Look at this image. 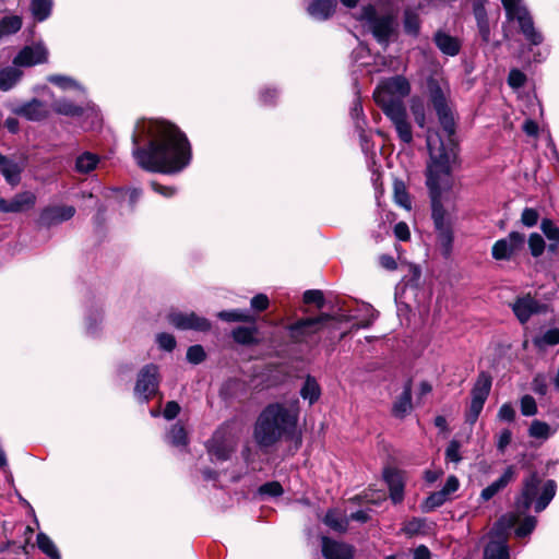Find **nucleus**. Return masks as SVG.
Masks as SVG:
<instances>
[{"instance_id":"obj_17","label":"nucleus","mask_w":559,"mask_h":559,"mask_svg":"<svg viewBox=\"0 0 559 559\" xmlns=\"http://www.w3.org/2000/svg\"><path fill=\"white\" fill-rule=\"evenodd\" d=\"M12 111L29 121H39L49 115L48 106L37 98L13 107Z\"/></svg>"},{"instance_id":"obj_22","label":"nucleus","mask_w":559,"mask_h":559,"mask_svg":"<svg viewBox=\"0 0 559 559\" xmlns=\"http://www.w3.org/2000/svg\"><path fill=\"white\" fill-rule=\"evenodd\" d=\"M35 195L29 191L16 194L11 200L0 199V211L4 213H19L32 207Z\"/></svg>"},{"instance_id":"obj_24","label":"nucleus","mask_w":559,"mask_h":559,"mask_svg":"<svg viewBox=\"0 0 559 559\" xmlns=\"http://www.w3.org/2000/svg\"><path fill=\"white\" fill-rule=\"evenodd\" d=\"M515 478V469L513 466H509L506 468L503 474L489 486L484 488L480 492V498L484 501L490 500L495 497L499 491L506 488L513 479Z\"/></svg>"},{"instance_id":"obj_39","label":"nucleus","mask_w":559,"mask_h":559,"mask_svg":"<svg viewBox=\"0 0 559 559\" xmlns=\"http://www.w3.org/2000/svg\"><path fill=\"white\" fill-rule=\"evenodd\" d=\"M554 432L555 430L547 423L540 420H533L528 429L532 438L544 440L548 439Z\"/></svg>"},{"instance_id":"obj_6","label":"nucleus","mask_w":559,"mask_h":559,"mask_svg":"<svg viewBox=\"0 0 559 559\" xmlns=\"http://www.w3.org/2000/svg\"><path fill=\"white\" fill-rule=\"evenodd\" d=\"M509 21H516L525 39L532 45H540L544 37L534 26L532 16L523 3V0H501Z\"/></svg>"},{"instance_id":"obj_59","label":"nucleus","mask_w":559,"mask_h":559,"mask_svg":"<svg viewBox=\"0 0 559 559\" xmlns=\"http://www.w3.org/2000/svg\"><path fill=\"white\" fill-rule=\"evenodd\" d=\"M269 298L264 294H258L255 295L251 301V308L255 311H263L269 307Z\"/></svg>"},{"instance_id":"obj_9","label":"nucleus","mask_w":559,"mask_h":559,"mask_svg":"<svg viewBox=\"0 0 559 559\" xmlns=\"http://www.w3.org/2000/svg\"><path fill=\"white\" fill-rule=\"evenodd\" d=\"M492 384L491 376L486 372H479L474 386L472 389L471 405L466 412L465 419L468 424L474 425L483 411L484 404L489 396Z\"/></svg>"},{"instance_id":"obj_41","label":"nucleus","mask_w":559,"mask_h":559,"mask_svg":"<svg viewBox=\"0 0 559 559\" xmlns=\"http://www.w3.org/2000/svg\"><path fill=\"white\" fill-rule=\"evenodd\" d=\"M167 441L175 447L187 444V433L182 425L175 424L167 433Z\"/></svg>"},{"instance_id":"obj_57","label":"nucleus","mask_w":559,"mask_h":559,"mask_svg":"<svg viewBox=\"0 0 559 559\" xmlns=\"http://www.w3.org/2000/svg\"><path fill=\"white\" fill-rule=\"evenodd\" d=\"M521 221L525 226L533 227L534 225L537 224L538 221L537 211L531 207L524 209L521 215Z\"/></svg>"},{"instance_id":"obj_33","label":"nucleus","mask_w":559,"mask_h":559,"mask_svg":"<svg viewBox=\"0 0 559 559\" xmlns=\"http://www.w3.org/2000/svg\"><path fill=\"white\" fill-rule=\"evenodd\" d=\"M52 5V0H32L31 12L33 17L38 22H44L50 16Z\"/></svg>"},{"instance_id":"obj_46","label":"nucleus","mask_w":559,"mask_h":559,"mask_svg":"<svg viewBox=\"0 0 559 559\" xmlns=\"http://www.w3.org/2000/svg\"><path fill=\"white\" fill-rule=\"evenodd\" d=\"M536 523L537 521L534 516H526L515 528V536L519 538L526 537L534 531Z\"/></svg>"},{"instance_id":"obj_48","label":"nucleus","mask_w":559,"mask_h":559,"mask_svg":"<svg viewBox=\"0 0 559 559\" xmlns=\"http://www.w3.org/2000/svg\"><path fill=\"white\" fill-rule=\"evenodd\" d=\"M528 247L534 257H539L545 249V241L539 234H532L528 238Z\"/></svg>"},{"instance_id":"obj_54","label":"nucleus","mask_w":559,"mask_h":559,"mask_svg":"<svg viewBox=\"0 0 559 559\" xmlns=\"http://www.w3.org/2000/svg\"><path fill=\"white\" fill-rule=\"evenodd\" d=\"M259 492L261 495L277 497L283 493V488L280 483L272 481V483H266V484L262 485L259 489Z\"/></svg>"},{"instance_id":"obj_49","label":"nucleus","mask_w":559,"mask_h":559,"mask_svg":"<svg viewBox=\"0 0 559 559\" xmlns=\"http://www.w3.org/2000/svg\"><path fill=\"white\" fill-rule=\"evenodd\" d=\"M205 358V352L201 345L190 346L187 350V359L191 364H200Z\"/></svg>"},{"instance_id":"obj_20","label":"nucleus","mask_w":559,"mask_h":559,"mask_svg":"<svg viewBox=\"0 0 559 559\" xmlns=\"http://www.w3.org/2000/svg\"><path fill=\"white\" fill-rule=\"evenodd\" d=\"M76 103L68 98H60L53 103L52 108L59 115L79 117L83 115L86 109H90L91 106L87 102L86 95L83 97L76 94Z\"/></svg>"},{"instance_id":"obj_7","label":"nucleus","mask_w":559,"mask_h":559,"mask_svg":"<svg viewBox=\"0 0 559 559\" xmlns=\"http://www.w3.org/2000/svg\"><path fill=\"white\" fill-rule=\"evenodd\" d=\"M395 19L393 13L379 15L372 5L364 7L357 16L371 31L377 41L385 47L394 31Z\"/></svg>"},{"instance_id":"obj_31","label":"nucleus","mask_w":559,"mask_h":559,"mask_svg":"<svg viewBox=\"0 0 559 559\" xmlns=\"http://www.w3.org/2000/svg\"><path fill=\"white\" fill-rule=\"evenodd\" d=\"M412 409V389L411 384L407 383L404 386L403 392L393 404V414L395 417L403 418Z\"/></svg>"},{"instance_id":"obj_14","label":"nucleus","mask_w":559,"mask_h":559,"mask_svg":"<svg viewBox=\"0 0 559 559\" xmlns=\"http://www.w3.org/2000/svg\"><path fill=\"white\" fill-rule=\"evenodd\" d=\"M48 60V50L44 44L37 43L25 46L14 57L13 64L19 67H33L45 63Z\"/></svg>"},{"instance_id":"obj_23","label":"nucleus","mask_w":559,"mask_h":559,"mask_svg":"<svg viewBox=\"0 0 559 559\" xmlns=\"http://www.w3.org/2000/svg\"><path fill=\"white\" fill-rule=\"evenodd\" d=\"M102 157L91 151H82L74 158L73 170L79 175H90L97 169Z\"/></svg>"},{"instance_id":"obj_50","label":"nucleus","mask_w":559,"mask_h":559,"mask_svg":"<svg viewBox=\"0 0 559 559\" xmlns=\"http://www.w3.org/2000/svg\"><path fill=\"white\" fill-rule=\"evenodd\" d=\"M460 442L456 440L450 441L445 450V460L453 463H459L462 460L460 454Z\"/></svg>"},{"instance_id":"obj_52","label":"nucleus","mask_w":559,"mask_h":559,"mask_svg":"<svg viewBox=\"0 0 559 559\" xmlns=\"http://www.w3.org/2000/svg\"><path fill=\"white\" fill-rule=\"evenodd\" d=\"M304 301L306 304H316L318 308H322L324 304L323 294L318 289L306 290L304 294Z\"/></svg>"},{"instance_id":"obj_29","label":"nucleus","mask_w":559,"mask_h":559,"mask_svg":"<svg viewBox=\"0 0 559 559\" xmlns=\"http://www.w3.org/2000/svg\"><path fill=\"white\" fill-rule=\"evenodd\" d=\"M336 8L335 0H314L309 7V14L316 20H326L330 17Z\"/></svg>"},{"instance_id":"obj_35","label":"nucleus","mask_w":559,"mask_h":559,"mask_svg":"<svg viewBox=\"0 0 559 559\" xmlns=\"http://www.w3.org/2000/svg\"><path fill=\"white\" fill-rule=\"evenodd\" d=\"M36 543L38 548L50 559H60V552L52 539L45 533H38Z\"/></svg>"},{"instance_id":"obj_19","label":"nucleus","mask_w":559,"mask_h":559,"mask_svg":"<svg viewBox=\"0 0 559 559\" xmlns=\"http://www.w3.org/2000/svg\"><path fill=\"white\" fill-rule=\"evenodd\" d=\"M511 308L521 323L527 322L533 314L542 311L540 304L531 295L518 297L514 302L511 304Z\"/></svg>"},{"instance_id":"obj_15","label":"nucleus","mask_w":559,"mask_h":559,"mask_svg":"<svg viewBox=\"0 0 559 559\" xmlns=\"http://www.w3.org/2000/svg\"><path fill=\"white\" fill-rule=\"evenodd\" d=\"M75 214V209L71 205H56L43 210L39 215L38 224L41 227L49 228L66 221L71 219Z\"/></svg>"},{"instance_id":"obj_18","label":"nucleus","mask_w":559,"mask_h":559,"mask_svg":"<svg viewBox=\"0 0 559 559\" xmlns=\"http://www.w3.org/2000/svg\"><path fill=\"white\" fill-rule=\"evenodd\" d=\"M395 128L400 140L406 144L413 142L412 124L408 121L406 108L391 109L390 112L384 114Z\"/></svg>"},{"instance_id":"obj_43","label":"nucleus","mask_w":559,"mask_h":559,"mask_svg":"<svg viewBox=\"0 0 559 559\" xmlns=\"http://www.w3.org/2000/svg\"><path fill=\"white\" fill-rule=\"evenodd\" d=\"M404 28L407 34L417 36L420 29L418 14L412 10H406L404 13Z\"/></svg>"},{"instance_id":"obj_42","label":"nucleus","mask_w":559,"mask_h":559,"mask_svg":"<svg viewBox=\"0 0 559 559\" xmlns=\"http://www.w3.org/2000/svg\"><path fill=\"white\" fill-rule=\"evenodd\" d=\"M323 522L334 531L344 532L347 527V521L343 519V516L334 510L328 511L325 514Z\"/></svg>"},{"instance_id":"obj_58","label":"nucleus","mask_w":559,"mask_h":559,"mask_svg":"<svg viewBox=\"0 0 559 559\" xmlns=\"http://www.w3.org/2000/svg\"><path fill=\"white\" fill-rule=\"evenodd\" d=\"M498 418L502 421H512L515 418V411L510 403L501 405L498 412Z\"/></svg>"},{"instance_id":"obj_5","label":"nucleus","mask_w":559,"mask_h":559,"mask_svg":"<svg viewBox=\"0 0 559 559\" xmlns=\"http://www.w3.org/2000/svg\"><path fill=\"white\" fill-rule=\"evenodd\" d=\"M411 93L409 82L402 75L381 81L373 92V98L383 114L392 109L406 108L404 98Z\"/></svg>"},{"instance_id":"obj_4","label":"nucleus","mask_w":559,"mask_h":559,"mask_svg":"<svg viewBox=\"0 0 559 559\" xmlns=\"http://www.w3.org/2000/svg\"><path fill=\"white\" fill-rule=\"evenodd\" d=\"M540 479L532 474L524 480L521 496L516 500V509L519 512H526L533 502L536 512H542L550 503L556 493V483L547 480L540 487Z\"/></svg>"},{"instance_id":"obj_16","label":"nucleus","mask_w":559,"mask_h":559,"mask_svg":"<svg viewBox=\"0 0 559 559\" xmlns=\"http://www.w3.org/2000/svg\"><path fill=\"white\" fill-rule=\"evenodd\" d=\"M328 320H330V317L325 314L301 320L290 326V336L297 342H302L310 335L319 332Z\"/></svg>"},{"instance_id":"obj_34","label":"nucleus","mask_w":559,"mask_h":559,"mask_svg":"<svg viewBox=\"0 0 559 559\" xmlns=\"http://www.w3.org/2000/svg\"><path fill=\"white\" fill-rule=\"evenodd\" d=\"M22 19L19 15H5L0 20V40L17 33L22 27Z\"/></svg>"},{"instance_id":"obj_40","label":"nucleus","mask_w":559,"mask_h":559,"mask_svg":"<svg viewBox=\"0 0 559 559\" xmlns=\"http://www.w3.org/2000/svg\"><path fill=\"white\" fill-rule=\"evenodd\" d=\"M411 111L418 127L425 128L426 126V107L425 103L419 97H413L411 100Z\"/></svg>"},{"instance_id":"obj_27","label":"nucleus","mask_w":559,"mask_h":559,"mask_svg":"<svg viewBox=\"0 0 559 559\" xmlns=\"http://www.w3.org/2000/svg\"><path fill=\"white\" fill-rule=\"evenodd\" d=\"M25 168V162L23 159L15 160L8 158L4 160L0 173L4 177L8 183L16 186L21 181V174Z\"/></svg>"},{"instance_id":"obj_36","label":"nucleus","mask_w":559,"mask_h":559,"mask_svg":"<svg viewBox=\"0 0 559 559\" xmlns=\"http://www.w3.org/2000/svg\"><path fill=\"white\" fill-rule=\"evenodd\" d=\"M257 332L255 326H238L233 331V338L239 344L250 345L257 342Z\"/></svg>"},{"instance_id":"obj_8","label":"nucleus","mask_w":559,"mask_h":559,"mask_svg":"<svg viewBox=\"0 0 559 559\" xmlns=\"http://www.w3.org/2000/svg\"><path fill=\"white\" fill-rule=\"evenodd\" d=\"M518 516L507 514L499 519L490 535L491 540L485 548L484 559H509V547L506 539V532L514 526Z\"/></svg>"},{"instance_id":"obj_60","label":"nucleus","mask_w":559,"mask_h":559,"mask_svg":"<svg viewBox=\"0 0 559 559\" xmlns=\"http://www.w3.org/2000/svg\"><path fill=\"white\" fill-rule=\"evenodd\" d=\"M180 412V406L177 402L175 401H170L166 404L164 411H163V416L167 419V420H171L174 418H176L178 416Z\"/></svg>"},{"instance_id":"obj_32","label":"nucleus","mask_w":559,"mask_h":559,"mask_svg":"<svg viewBox=\"0 0 559 559\" xmlns=\"http://www.w3.org/2000/svg\"><path fill=\"white\" fill-rule=\"evenodd\" d=\"M299 393L305 401H308L309 405H312L320 399L321 388L316 378L307 376Z\"/></svg>"},{"instance_id":"obj_64","label":"nucleus","mask_w":559,"mask_h":559,"mask_svg":"<svg viewBox=\"0 0 559 559\" xmlns=\"http://www.w3.org/2000/svg\"><path fill=\"white\" fill-rule=\"evenodd\" d=\"M394 235L399 240L405 241L409 238V228L406 223L400 222L394 226Z\"/></svg>"},{"instance_id":"obj_56","label":"nucleus","mask_w":559,"mask_h":559,"mask_svg":"<svg viewBox=\"0 0 559 559\" xmlns=\"http://www.w3.org/2000/svg\"><path fill=\"white\" fill-rule=\"evenodd\" d=\"M525 75L518 69H513L510 71L508 76V83L513 88H519L525 83Z\"/></svg>"},{"instance_id":"obj_2","label":"nucleus","mask_w":559,"mask_h":559,"mask_svg":"<svg viewBox=\"0 0 559 559\" xmlns=\"http://www.w3.org/2000/svg\"><path fill=\"white\" fill-rule=\"evenodd\" d=\"M132 144L135 163L151 173L177 174L191 162V147L187 136L167 121H138Z\"/></svg>"},{"instance_id":"obj_25","label":"nucleus","mask_w":559,"mask_h":559,"mask_svg":"<svg viewBox=\"0 0 559 559\" xmlns=\"http://www.w3.org/2000/svg\"><path fill=\"white\" fill-rule=\"evenodd\" d=\"M433 41L438 49L447 56L454 57L460 52L461 43L459 38L443 32L438 31L433 36Z\"/></svg>"},{"instance_id":"obj_1","label":"nucleus","mask_w":559,"mask_h":559,"mask_svg":"<svg viewBox=\"0 0 559 559\" xmlns=\"http://www.w3.org/2000/svg\"><path fill=\"white\" fill-rule=\"evenodd\" d=\"M428 96L439 123L447 135L442 139L439 132H427L429 162L426 169V185L429 190L432 219L438 242L445 255L450 254L453 242L452 218L444 210V203L453 201L452 164L456 158L455 116L451 102V90L448 82L436 79L428 81Z\"/></svg>"},{"instance_id":"obj_44","label":"nucleus","mask_w":559,"mask_h":559,"mask_svg":"<svg viewBox=\"0 0 559 559\" xmlns=\"http://www.w3.org/2000/svg\"><path fill=\"white\" fill-rule=\"evenodd\" d=\"M394 199L400 206L411 210V199L402 181L394 182Z\"/></svg>"},{"instance_id":"obj_63","label":"nucleus","mask_w":559,"mask_h":559,"mask_svg":"<svg viewBox=\"0 0 559 559\" xmlns=\"http://www.w3.org/2000/svg\"><path fill=\"white\" fill-rule=\"evenodd\" d=\"M102 322V314L99 312L91 314L86 320V329L91 334H95L98 330V325Z\"/></svg>"},{"instance_id":"obj_38","label":"nucleus","mask_w":559,"mask_h":559,"mask_svg":"<svg viewBox=\"0 0 559 559\" xmlns=\"http://www.w3.org/2000/svg\"><path fill=\"white\" fill-rule=\"evenodd\" d=\"M533 342L534 345L540 349L547 346L557 345L559 344V329H549L540 336L535 337Z\"/></svg>"},{"instance_id":"obj_3","label":"nucleus","mask_w":559,"mask_h":559,"mask_svg":"<svg viewBox=\"0 0 559 559\" xmlns=\"http://www.w3.org/2000/svg\"><path fill=\"white\" fill-rule=\"evenodd\" d=\"M299 401L267 405L259 415L254 426V440L262 448L274 445L282 439L301 441L298 429Z\"/></svg>"},{"instance_id":"obj_13","label":"nucleus","mask_w":559,"mask_h":559,"mask_svg":"<svg viewBox=\"0 0 559 559\" xmlns=\"http://www.w3.org/2000/svg\"><path fill=\"white\" fill-rule=\"evenodd\" d=\"M525 242L524 235L512 231L506 238L499 239L492 246L491 254L496 260H509L520 250Z\"/></svg>"},{"instance_id":"obj_10","label":"nucleus","mask_w":559,"mask_h":559,"mask_svg":"<svg viewBox=\"0 0 559 559\" xmlns=\"http://www.w3.org/2000/svg\"><path fill=\"white\" fill-rule=\"evenodd\" d=\"M158 368L150 364L144 366L139 374L134 386V396L140 402H147L158 390Z\"/></svg>"},{"instance_id":"obj_53","label":"nucleus","mask_w":559,"mask_h":559,"mask_svg":"<svg viewBox=\"0 0 559 559\" xmlns=\"http://www.w3.org/2000/svg\"><path fill=\"white\" fill-rule=\"evenodd\" d=\"M158 346L165 350H173L176 346V340L174 335L169 333H160L156 336Z\"/></svg>"},{"instance_id":"obj_62","label":"nucleus","mask_w":559,"mask_h":559,"mask_svg":"<svg viewBox=\"0 0 559 559\" xmlns=\"http://www.w3.org/2000/svg\"><path fill=\"white\" fill-rule=\"evenodd\" d=\"M512 439V433L509 429H503L498 437L497 448L499 451L503 452L506 448L510 444Z\"/></svg>"},{"instance_id":"obj_12","label":"nucleus","mask_w":559,"mask_h":559,"mask_svg":"<svg viewBox=\"0 0 559 559\" xmlns=\"http://www.w3.org/2000/svg\"><path fill=\"white\" fill-rule=\"evenodd\" d=\"M235 441L226 430L218 429L207 442V451L213 462L227 461L235 451Z\"/></svg>"},{"instance_id":"obj_47","label":"nucleus","mask_w":559,"mask_h":559,"mask_svg":"<svg viewBox=\"0 0 559 559\" xmlns=\"http://www.w3.org/2000/svg\"><path fill=\"white\" fill-rule=\"evenodd\" d=\"M540 229L549 240L555 242L559 240V227H557L551 219H543Z\"/></svg>"},{"instance_id":"obj_45","label":"nucleus","mask_w":559,"mask_h":559,"mask_svg":"<svg viewBox=\"0 0 559 559\" xmlns=\"http://www.w3.org/2000/svg\"><path fill=\"white\" fill-rule=\"evenodd\" d=\"M450 498L445 496L442 490L432 492L425 501L424 509L425 511H431L436 508L441 507L444 502H447Z\"/></svg>"},{"instance_id":"obj_51","label":"nucleus","mask_w":559,"mask_h":559,"mask_svg":"<svg viewBox=\"0 0 559 559\" xmlns=\"http://www.w3.org/2000/svg\"><path fill=\"white\" fill-rule=\"evenodd\" d=\"M521 413L524 416H534L537 413V405L533 396L524 395L521 399Z\"/></svg>"},{"instance_id":"obj_28","label":"nucleus","mask_w":559,"mask_h":559,"mask_svg":"<svg viewBox=\"0 0 559 559\" xmlns=\"http://www.w3.org/2000/svg\"><path fill=\"white\" fill-rule=\"evenodd\" d=\"M23 76L19 66H8L0 69V91L8 92L14 88Z\"/></svg>"},{"instance_id":"obj_30","label":"nucleus","mask_w":559,"mask_h":559,"mask_svg":"<svg viewBox=\"0 0 559 559\" xmlns=\"http://www.w3.org/2000/svg\"><path fill=\"white\" fill-rule=\"evenodd\" d=\"M47 80L62 91H74L80 96H85V88L71 76L52 74Z\"/></svg>"},{"instance_id":"obj_61","label":"nucleus","mask_w":559,"mask_h":559,"mask_svg":"<svg viewBox=\"0 0 559 559\" xmlns=\"http://www.w3.org/2000/svg\"><path fill=\"white\" fill-rule=\"evenodd\" d=\"M460 487V481L455 476H449L444 486L442 487V491L448 496L449 498L451 495H453Z\"/></svg>"},{"instance_id":"obj_11","label":"nucleus","mask_w":559,"mask_h":559,"mask_svg":"<svg viewBox=\"0 0 559 559\" xmlns=\"http://www.w3.org/2000/svg\"><path fill=\"white\" fill-rule=\"evenodd\" d=\"M169 324L178 330H194L199 332H206L211 329V322L195 312L170 311L167 314Z\"/></svg>"},{"instance_id":"obj_26","label":"nucleus","mask_w":559,"mask_h":559,"mask_svg":"<svg viewBox=\"0 0 559 559\" xmlns=\"http://www.w3.org/2000/svg\"><path fill=\"white\" fill-rule=\"evenodd\" d=\"M384 479L390 489V497L394 503L403 500L404 483L402 474L399 471L388 468L383 473Z\"/></svg>"},{"instance_id":"obj_55","label":"nucleus","mask_w":559,"mask_h":559,"mask_svg":"<svg viewBox=\"0 0 559 559\" xmlns=\"http://www.w3.org/2000/svg\"><path fill=\"white\" fill-rule=\"evenodd\" d=\"M425 526V521L421 520V519H413L411 521H408L407 523H405L404 527H403V532L406 534V535H415L417 533H419Z\"/></svg>"},{"instance_id":"obj_37","label":"nucleus","mask_w":559,"mask_h":559,"mask_svg":"<svg viewBox=\"0 0 559 559\" xmlns=\"http://www.w3.org/2000/svg\"><path fill=\"white\" fill-rule=\"evenodd\" d=\"M217 318L226 322H251L254 320L247 310L240 309L219 311Z\"/></svg>"},{"instance_id":"obj_21","label":"nucleus","mask_w":559,"mask_h":559,"mask_svg":"<svg viewBox=\"0 0 559 559\" xmlns=\"http://www.w3.org/2000/svg\"><path fill=\"white\" fill-rule=\"evenodd\" d=\"M322 555L325 559H352L354 548L348 544L322 537Z\"/></svg>"}]
</instances>
